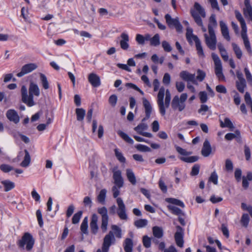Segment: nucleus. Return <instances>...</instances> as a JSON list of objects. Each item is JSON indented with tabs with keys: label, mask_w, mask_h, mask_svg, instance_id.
Instances as JSON below:
<instances>
[{
	"label": "nucleus",
	"mask_w": 252,
	"mask_h": 252,
	"mask_svg": "<svg viewBox=\"0 0 252 252\" xmlns=\"http://www.w3.org/2000/svg\"><path fill=\"white\" fill-rule=\"evenodd\" d=\"M198 157L197 156H191L189 157H180V159L186 162L192 163L198 160Z\"/></svg>",
	"instance_id": "de8ad7c7"
},
{
	"label": "nucleus",
	"mask_w": 252,
	"mask_h": 252,
	"mask_svg": "<svg viewBox=\"0 0 252 252\" xmlns=\"http://www.w3.org/2000/svg\"><path fill=\"white\" fill-rule=\"evenodd\" d=\"M0 169L4 173H7L13 169V168L6 164H2L0 166Z\"/></svg>",
	"instance_id": "bf43d9fd"
},
{
	"label": "nucleus",
	"mask_w": 252,
	"mask_h": 252,
	"mask_svg": "<svg viewBox=\"0 0 252 252\" xmlns=\"http://www.w3.org/2000/svg\"><path fill=\"white\" fill-rule=\"evenodd\" d=\"M241 36L244 41V46L248 52L252 55V50L251 47L250 43L247 34V30L241 31Z\"/></svg>",
	"instance_id": "5701e85b"
},
{
	"label": "nucleus",
	"mask_w": 252,
	"mask_h": 252,
	"mask_svg": "<svg viewBox=\"0 0 252 252\" xmlns=\"http://www.w3.org/2000/svg\"><path fill=\"white\" fill-rule=\"evenodd\" d=\"M150 45L153 46H158L160 44V36L158 33L156 34L152 37L150 41Z\"/></svg>",
	"instance_id": "37998d69"
},
{
	"label": "nucleus",
	"mask_w": 252,
	"mask_h": 252,
	"mask_svg": "<svg viewBox=\"0 0 252 252\" xmlns=\"http://www.w3.org/2000/svg\"><path fill=\"white\" fill-rule=\"evenodd\" d=\"M197 76L195 78V79L197 80H198L199 82H202L204 79V78L206 77V73L201 70V69H198L197 70Z\"/></svg>",
	"instance_id": "864d4df0"
},
{
	"label": "nucleus",
	"mask_w": 252,
	"mask_h": 252,
	"mask_svg": "<svg viewBox=\"0 0 252 252\" xmlns=\"http://www.w3.org/2000/svg\"><path fill=\"white\" fill-rule=\"evenodd\" d=\"M245 7L243 8V14L245 17H249L252 21V6L250 4V0L244 1Z\"/></svg>",
	"instance_id": "412c9836"
},
{
	"label": "nucleus",
	"mask_w": 252,
	"mask_h": 252,
	"mask_svg": "<svg viewBox=\"0 0 252 252\" xmlns=\"http://www.w3.org/2000/svg\"><path fill=\"white\" fill-rule=\"evenodd\" d=\"M236 18L240 22L242 28V31L247 30V26L241 13L238 10L235 11Z\"/></svg>",
	"instance_id": "a878e982"
},
{
	"label": "nucleus",
	"mask_w": 252,
	"mask_h": 252,
	"mask_svg": "<svg viewBox=\"0 0 252 252\" xmlns=\"http://www.w3.org/2000/svg\"><path fill=\"white\" fill-rule=\"evenodd\" d=\"M218 176L215 171L212 173L209 178V181L213 182L215 185L218 184Z\"/></svg>",
	"instance_id": "680f3d73"
},
{
	"label": "nucleus",
	"mask_w": 252,
	"mask_h": 252,
	"mask_svg": "<svg viewBox=\"0 0 252 252\" xmlns=\"http://www.w3.org/2000/svg\"><path fill=\"white\" fill-rule=\"evenodd\" d=\"M244 154L245 156L246 159L249 161L251 159V150L250 148L246 145L244 146Z\"/></svg>",
	"instance_id": "69168bd1"
},
{
	"label": "nucleus",
	"mask_w": 252,
	"mask_h": 252,
	"mask_svg": "<svg viewBox=\"0 0 252 252\" xmlns=\"http://www.w3.org/2000/svg\"><path fill=\"white\" fill-rule=\"evenodd\" d=\"M34 240L32 235L28 233H25L22 236L21 240L18 242V245L19 248L24 249L25 246L26 245V249L27 251H31L34 245Z\"/></svg>",
	"instance_id": "39448f33"
},
{
	"label": "nucleus",
	"mask_w": 252,
	"mask_h": 252,
	"mask_svg": "<svg viewBox=\"0 0 252 252\" xmlns=\"http://www.w3.org/2000/svg\"><path fill=\"white\" fill-rule=\"evenodd\" d=\"M241 208L243 210L249 212L252 217V207L251 205H247L246 203L243 202L241 203Z\"/></svg>",
	"instance_id": "774afa93"
},
{
	"label": "nucleus",
	"mask_w": 252,
	"mask_h": 252,
	"mask_svg": "<svg viewBox=\"0 0 252 252\" xmlns=\"http://www.w3.org/2000/svg\"><path fill=\"white\" fill-rule=\"evenodd\" d=\"M7 119L15 124H17L20 121V118L17 112L14 109L8 110L6 113Z\"/></svg>",
	"instance_id": "f3484780"
},
{
	"label": "nucleus",
	"mask_w": 252,
	"mask_h": 252,
	"mask_svg": "<svg viewBox=\"0 0 252 252\" xmlns=\"http://www.w3.org/2000/svg\"><path fill=\"white\" fill-rule=\"evenodd\" d=\"M192 29L191 28H187L186 37L187 39L189 41L191 39L194 40L195 43V46L197 53L199 56L204 58L205 55L203 52V48L201 46V42L198 37L192 34Z\"/></svg>",
	"instance_id": "423d86ee"
},
{
	"label": "nucleus",
	"mask_w": 252,
	"mask_h": 252,
	"mask_svg": "<svg viewBox=\"0 0 252 252\" xmlns=\"http://www.w3.org/2000/svg\"><path fill=\"white\" fill-rule=\"evenodd\" d=\"M200 170V165L198 164H194L192 167L190 175L192 176H196L198 174Z\"/></svg>",
	"instance_id": "4d7b16f0"
},
{
	"label": "nucleus",
	"mask_w": 252,
	"mask_h": 252,
	"mask_svg": "<svg viewBox=\"0 0 252 252\" xmlns=\"http://www.w3.org/2000/svg\"><path fill=\"white\" fill-rule=\"evenodd\" d=\"M88 217H85L81 224L80 229L82 233L84 234H88Z\"/></svg>",
	"instance_id": "4c0bfd02"
},
{
	"label": "nucleus",
	"mask_w": 252,
	"mask_h": 252,
	"mask_svg": "<svg viewBox=\"0 0 252 252\" xmlns=\"http://www.w3.org/2000/svg\"><path fill=\"white\" fill-rule=\"evenodd\" d=\"M212 152L211 144L208 139H205L201 150V154L204 157H208Z\"/></svg>",
	"instance_id": "6ab92c4d"
},
{
	"label": "nucleus",
	"mask_w": 252,
	"mask_h": 252,
	"mask_svg": "<svg viewBox=\"0 0 252 252\" xmlns=\"http://www.w3.org/2000/svg\"><path fill=\"white\" fill-rule=\"evenodd\" d=\"M244 71L246 75V79L248 82V83L251 85H252V75L250 73L249 69L245 67L244 68Z\"/></svg>",
	"instance_id": "338daca9"
},
{
	"label": "nucleus",
	"mask_w": 252,
	"mask_h": 252,
	"mask_svg": "<svg viewBox=\"0 0 252 252\" xmlns=\"http://www.w3.org/2000/svg\"><path fill=\"white\" fill-rule=\"evenodd\" d=\"M88 81L94 87H97L101 84L100 77L94 73H91L89 75Z\"/></svg>",
	"instance_id": "a211bd4d"
},
{
	"label": "nucleus",
	"mask_w": 252,
	"mask_h": 252,
	"mask_svg": "<svg viewBox=\"0 0 252 252\" xmlns=\"http://www.w3.org/2000/svg\"><path fill=\"white\" fill-rule=\"evenodd\" d=\"M77 120L82 122L86 115V111L83 108H76L75 109Z\"/></svg>",
	"instance_id": "72a5a7b5"
},
{
	"label": "nucleus",
	"mask_w": 252,
	"mask_h": 252,
	"mask_svg": "<svg viewBox=\"0 0 252 252\" xmlns=\"http://www.w3.org/2000/svg\"><path fill=\"white\" fill-rule=\"evenodd\" d=\"M165 19L169 27H174L178 32H182L183 27L177 18L173 19L169 14H167L165 16Z\"/></svg>",
	"instance_id": "9b49d317"
},
{
	"label": "nucleus",
	"mask_w": 252,
	"mask_h": 252,
	"mask_svg": "<svg viewBox=\"0 0 252 252\" xmlns=\"http://www.w3.org/2000/svg\"><path fill=\"white\" fill-rule=\"evenodd\" d=\"M136 149L140 152H150L151 151V149L145 145L138 144L135 146Z\"/></svg>",
	"instance_id": "13d9d810"
},
{
	"label": "nucleus",
	"mask_w": 252,
	"mask_h": 252,
	"mask_svg": "<svg viewBox=\"0 0 252 252\" xmlns=\"http://www.w3.org/2000/svg\"><path fill=\"white\" fill-rule=\"evenodd\" d=\"M176 151L181 155L184 156H188L191 154V152H187L186 150L183 149L182 148L176 146H175Z\"/></svg>",
	"instance_id": "e2e57ef3"
},
{
	"label": "nucleus",
	"mask_w": 252,
	"mask_h": 252,
	"mask_svg": "<svg viewBox=\"0 0 252 252\" xmlns=\"http://www.w3.org/2000/svg\"><path fill=\"white\" fill-rule=\"evenodd\" d=\"M220 126L221 127H228L231 130L234 128V126L230 120L228 118H225L224 120V122L220 120Z\"/></svg>",
	"instance_id": "7c9ffc66"
},
{
	"label": "nucleus",
	"mask_w": 252,
	"mask_h": 252,
	"mask_svg": "<svg viewBox=\"0 0 252 252\" xmlns=\"http://www.w3.org/2000/svg\"><path fill=\"white\" fill-rule=\"evenodd\" d=\"M236 87L239 92L244 93L247 87L246 80H237L236 81Z\"/></svg>",
	"instance_id": "2f4dec72"
},
{
	"label": "nucleus",
	"mask_w": 252,
	"mask_h": 252,
	"mask_svg": "<svg viewBox=\"0 0 252 252\" xmlns=\"http://www.w3.org/2000/svg\"><path fill=\"white\" fill-rule=\"evenodd\" d=\"M37 67V65L34 63L26 64L22 66L21 71L17 74V76L18 77H21L25 74L31 72L36 69Z\"/></svg>",
	"instance_id": "ddd939ff"
},
{
	"label": "nucleus",
	"mask_w": 252,
	"mask_h": 252,
	"mask_svg": "<svg viewBox=\"0 0 252 252\" xmlns=\"http://www.w3.org/2000/svg\"><path fill=\"white\" fill-rule=\"evenodd\" d=\"M126 175L129 182L133 185L136 183V180L133 171L131 169L126 170Z\"/></svg>",
	"instance_id": "c85d7f7f"
},
{
	"label": "nucleus",
	"mask_w": 252,
	"mask_h": 252,
	"mask_svg": "<svg viewBox=\"0 0 252 252\" xmlns=\"http://www.w3.org/2000/svg\"><path fill=\"white\" fill-rule=\"evenodd\" d=\"M118 134L126 142L131 144H133V140L132 138H131L127 134L125 133V132L121 130L118 131Z\"/></svg>",
	"instance_id": "a19ab883"
},
{
	"label": "nucleus",
	"mask_w": 252,
	"mask_h": 252,
	"mask_svg": "<svg viewBox=\"0 0 252 252\" xmlns=\"http://www.w3.org/2000/svg\"><path fill=\"white\" fill-rule=\"evenodd\" d=\"M97 221V216L95 214H93L91 218V220L90 225L91 232L94 235L97 233L98 230Z\"/></svg>",
	"instance_id": "aec40b11"
},
{
	"label": "nucleus",
	"mask_w": 252,
	"mask_h": 252,
	"mask_svg": "<svg viewBox=\"0 0 252 252\" xmlns=\"http://www.w3.org/2000/svg\"><path fill=\"white\" fill-rule=\"evenodd\" d=\"M240 221L243 226L247 227L250 221V218L248 214H244L241 217Z\"/></svg>",
	"instance_id": "8fccbe9b"
},
{
	"label": "nucleus",
	"mask_w": 252,
	"mask_h": 252,
	"mask_svg": "<svg viewBox=\"0 0 252 252\" xmlns=\"http://www.w3.org/2000/svg\"><path fill=\"white\" fill-rule=\"evenodd\" d=\"M217 26V22L216 19V16L215 15H212L209 18V23L208 26V31H209L210 28L212 31H214V28H216Z\"/></svg>",
	"instance_id": "79ce46f5"
},
{
	"label": "nucleus",
	"mask_w": 252,
	"mask_h": 252,
	"mask_svg": "<svg viewBox=\"0 0 252 252\" xmlns=\"http://www.w3.org/2000/svg\"><path fill=\"white\" fill-rule=\"evenodd\" d=\"M242 186L243 187L247 189L249 186V183L248 182V181H252V172H248L247 173V176H243L242 177Z\"/></svg>",
	"instance_id": "c756f323"
},
{
	"label": "nucleus",
	"mask_w": 252,
	"mask_h": 252,
	"mask_svg": "<svg viewBox=\"0 0 252 252\" xmlns=\"http://www.w3.org/2000/svg\"><path fill=\"white\" fill-rule=\"evenodd\" d=\"M165 201L167 202H168L169 203H171L172 204H174V205H176L177 206H179L182 208L185 207V205H184V203L182 201H181L179 199H177L176 198H166Z\"/></svg>",
	"instance_id": "ea45409f"
},
{
	"label": "nucleus",
	"mask_w": 252,
	"mask_h": 252,
	"mask_svg": "<svg viewBox=\"0 0 252 252\" xmlns=\"http://www.w3.org/2000/svg\"><path fill=\"white\" fill-rule=\"evenodd\" d=\"M133 242L130 238L126 239L124 243V250L126 252H132Z\"/></svg>",
	"instance_id": "f704fd0d"
},
{
	"label": "nucleus",
	"mask_w": 252,
	"mask_h": 252,
	"mask_svg": "<svg viewBox=\"0 0 252 252\" xmlns=\"http://www.w3.org/2000/svg\"><path fill=\"white\" fill-rule=\"evenodd\" d=\"M106 192L107 191L105 189H102L100 190L97 197V200L99 202L104 204L106 197Z\"/></svg>",
	"instance_id": "49530a36"
},
{
	"label": "nucleus",
	"mask_w": 252,
	"mask_h": 252,
	"mask_svg": "<svg viewBox=\"0 0 252 252\" xmlns=\"http://www.w3.org/2000/svg\"><path fill=\"white\" fill-rule=\"evenodd\" d=\"M180 76L185 81H190L195 85H198V83L195 79V74L189 73L187 71H182L180 73Z\"/></svg>",
	"instance_id": "2eb2a0df"
},
{
	"label": "nucleus",
	"mask_w": 252,
	"mask_h": 252,
	"mask_svg": "<svg viewBox=\"0 0 252 252\" xmlns=\"http://www.w3.org/2000/svg\"><path fill=\"white\" fill-rule=\"evenodd\" d=\"M114 152L117 159L122 163H125L126 162V158L123 156L122 153L118 149H115Z\"/></svg>",
	"instance_id": "603ef678"
},
{
	"label": "nucleus",
	"mask_w": 252,
	"mask_h": 252,
	"mask_svg": "<svg viewBox=\"0 0 252 252\" xmlns=\"http://www.w3.org/2000/svg\"><path fill=\"white\" fill-rule=\"evenodd\" d=\"M226 140L230 141L234 138H237L238 141H241V134L239 130H236L234 133H227L224 137Z\"/></svg>",
	"instance_id": "bb28decb"
},
{
	"label": "nucleus",
	"mask_w": 252,
	"mask_h": 252,
	"mask_svg": "<svg viewBox=\"0 0 252 252\" xmlns=\"http://www.w3.org/2000/svg\"><path fill=\"white\" fill-rule=\"evenodd\" d=\"M142 100L146 116L142 120V123L134 128V130L137 133L143 136L151 138L153 137L152 134L147 132H144V130H146L148 128L147 124L144 123V122L150 118L152 111V107L150 102L146 98H143Z\"/></svg>",
	"instance_id": "7ed1b4c3"
},
{
	"label": "nucleus",
	"mask_w": 252,
	"mask_h": 252,
	"mask_svg": "<svg viewBox=\"0 0 252 252\" xmlns=\"http://www.w3.org/2000/svg\"><path fill=\"white\" fill-rule=\"evenodd\" d=\"M25 156L24 160L20 163V165L23 167L28 166L31 162V157L27 150H25Z\"/></svg>",
	"instance_id": "473e14b6"
},
{
	"label": "nucleus",
	"mask_w": 252,
	"mask_h": 252,
	"mask_svg": "<svg viewBox=\"0 0 252 252\" xmlns=\"http://www.w3.org/2000/svg\"><path fill=\"white\" fill-rule=\"evenodd\" d=\"M220 25L223 37L227 41L230 40L228 29L226 24L222 21L220 22Z\"/></svg>",
	"instance_id": "b1692460"
},
{
	"label": "nucleus",
	"mask_w": 252,
	"mask_h": 252,
	"mask_svg": "<svg viewBox=\"0 0 252 252\" xmlns=\"http://www.w3.org/2000/svg\"><path fill=\"white\" fill-rule=\"evenodd\" d=\"M21 93L22 102L28 106L32 107L35 104L33 100V96H39L40 89L36 84L31 82L29 85V94H28L27 87L24 85L21 87Z\"/></svg>",
	"instance_id": "f257e3e1"
},
{
	"label": "nucleus",
	"mask_w": 252,
	"mask_h": 252,
	"mask_svg": "<svg viewBox=\"0 0 252 252\" xmlns=\"http://www.w3.org/2000/svg\"><path fill=\"white\" fill-rule=\"evenodd\" d=\"M40 78L43 88L45 90L49 89V85L46 76L42 73H40Z\"/></svg>",
	"instance_id": "a18cd8bd"
},
{
	"label": "nucleus",
	"mask_w": 252,
	"mask_h": 252,
	"mask_svg": "<svg viewBox=\"0 0 252 252\" xmlns=\"http://www.w3.org/2000/svg\"><path fill=\"white\" fill-rule=\"evenodd\" d=\"M233 51L236 54L237 58L240 59L242 56V52L240 48L235 43H232Z\"/></svg>",
	"instance_id": "c03bdc74"
},
{
	"label": "nucleus",
	"mask_w": 252,
	"mask_h": 252,
	"mask_svg": "<svg viewBox=\"0 0 252 252\" xmlns=\"http://www.w3.org/2000/svg\"><path fill=\"white\" fill-rule=\"evenodd\" d=\"M162 47L165 52H169L172 50V48L169 43L165 40L162 42Z\"/></svg>",
	"instance_id": "0e129e2a"
},
{
	"label": "nucleus",
	"mask_w": 252,
	"mask_h": 252,
	"mask_svg": "<svg viewBox=\"0 0 252 252\" xmlns=\"http://www.w3.org/2000/svg\"><path fill=\"white\" fill-rule=\"evenodd\" d=\"M199 96L201 103H205L208 100L207 93L204 91L199 92Z\"/></svg>",
	"instance_id": "052dcab7"
},
{
	"label": "nucleus",
	"mask_w": 252,
	"mask_h": 252,
	"mask_svg": "<svg viewBox=\"0 0 252 252\" xmlns=\"http://www.w3.org/2000/svg\"><path fill=\"white\" fill-rule=\"evenodd\" d=\"M191 15L193 18L196 23L199 26L201 27V29L203 32H206V29L204 27L202 21L200 16H199L194 10L191 11Z\"/></svg>",
	"instance_id": "393cba45"
},
{
	"label": "nucleus",
	"mask_w": 252,
	"mask_h": 252,
	"mask_svg": "<svg viewBox=\"0 0 252 252\" xmlns=\"http://www.w3.org/2000/svg\"><path fill=\"white\" fill-rule=\"evenodd\" d=\"M116 201L118 205L117 215L120 219L126 220L127 219V216L126 213V207L123 199L120 197H118L117 198Z\"/></svg>",
	"instance_id": "9d476101"
},
{
	"label": "nucleus",
	"mask_w": 252,
	"mask_h": 252,
	"mask_svg": "<svg viewBox=\"0 0 252 252\" xmlns=\"http://www.w3.org/2000/svg\"><path fill=\"white\" fill-rule=\"evenodd\" d=\"M113 178L114 180V184L118 188H122L124 185V179L122 176V172L120 170H113Z\"/></svg>",
	"instance_id": "4468645a"
},
{
	"label": "nucleus",
	"mask_w": 252,
	"mask_h": 252,
	"mask_svg": "<svg viewBox=\"0 0 252 252\" xmlns=\"http://www.w3.org/2000/svg\"><path fill=\"white\" fill-rule=\"evenodd\" d=\"M97 212L101 217V229L102 232H106L108 224L109 217L108 215L107 209L105 207L99 208L97 209Z\"/></svg>",
	"instance_id": "1a4fd4ad"
},
{
	"label": "nucleus",
	"mask_w": 252,
	"mask_h": 252,
	"mask_svg": "<svg viewBox=\"0 0 252 252\" xmlns=\"http://www.w3.org/2000/svg\"><path fill=\"white\" fill-rule=\"evenodd\" d=\"M1 183L4 187V191L6 192L9 191L15 187L14 183L9 180L2 181Z\"/></svg>",
	"instance_id": "e433bc0d"
},
{
	"label": "nucleus",
	"mask_w": 252,
	"mask_h": 252,
	"mask_svg": "<svg viewBox=\"0 0 252 252\" xmlns=\"http://www.w3.org/2000/svg\"><path fill=\"white\" fill-rule=\"evenodd\" d=\"M112 230L106 234L104 238L101 249H98L96 252H108L110 246L114 244L116 242L115 236L119 239L122 238V229L115 224L112 225Z\"/></svg>",
	"instance_id": "f03ea898"
},
{
	"label": "nucleus",
	"mask_w": 252,
	"mask_h": 252,
	"mask_svg": "<svg viewBox=\"0 0 252 252\" xmlns=\"http://www.w3.org/2000/svg\"><path fill=\"white\" fill-rule=\"evenodd\" d=\"M176 232L174 235L175 240L177 245L182 248L184 245V229L179 225L176 226Z\"/></svg>",
	"instance_id": "f8f14e48"
},
{
	"label": "nucleus",
	"mask_w": 252,
	"mask_h": 252,
	"mask_svg": "<svg viewBox=\"0 0 252 252\" xmlns=\"http://www.w3.org/2000/svg\"><path fill=\"white\" fill-rule=\"evenodd\" d=\"M154 236L157 238H161L163 235V229L158 226H154L152 228Z\"/></svg>",
	"instance_id": "c9c22d12"
},
{
	"label": "nucleus",
	"mask_w": 252,
	"mask_h": 252,
	"mask_svg": "<svg viewBox=\"0 0 252 252\" xmlns=\"http://www.w3.org/2000/svg\"><path fill=\"white\" fill-rule=\"evenodd\" d=\"M209 35L205 33V42L207 47L212 50H215L216 49L217 38L214 31H212L210 28L208 31Z\"/></svg>",
	"instance_id": "6e6552de"
},
{
	"label": "nucleus",
	"mask_w": 252,
	"mask_h": 252,
	"mask_svg": "<svg viewBox=\"0 0 252 252\" xmlns=\"http://www.w3.org/2000/svg\"><path fill=\"white\" fill-rule=\"evenodd\" d=\"M83 212L82 211H78L75 213L72 219V222L73 224H77L79 222L80 218L82 215Z\"/></svg>",
	"instance_id": "3c124183"
},
{
	"label": "nucleus",
	"mask_w": 252,
	"mask_h": 252,
	"mask_svg": "<svg viewBox=\"0 0 252 252\" xmlns=\"http://www.w3.org/2000/svg\"><path fill=\"white\" fill-rule=\"evenodd\" d=\"M194 9H191V10H194L196 11V13L199 16H201L203 18H205L206 16V13L204 9L200 5L199 3L198 2H195L194 5Z\"/></svg>",
	"instance_id": "cd10ccee"
},
{
	"label": "nucleus",
	"mask_w": 252,
	"mask_h": 252,
	"mask_svg": "<svg viewBox=\"0 0 252 252\" xmlns=\"http://www.w3.org/2000/svg\"><path fill=\"white\" fill-rule=\"evenodd\" d=\"M121 40H120V44L121 48L123 50H126L129 47V37L127 33L123 32L121 34Z\"/></svg>",
	"instance_id": "4be33fe9"
},
{
	"label": "nucleus",
	"mask_w": 252,
	"mask_h": 252,
	"mask_svg": "<svg viewBox=\"0 0 252 252\" xmlns=\"http://www.w3.org/2000/svg\"><path fill=\"white\" fill-rule=\"evenodd\" d=\"M165 95V89L161 87L157 95V103L159 108V111L160 114L164 116L166 114V109L169 106L171 101V94L168 89L165 92V98L164 102L163 99Z\"/></svg>",
	"instance_id": "20e7f679"
},
{
	"label": "nucleus",
	"mask_w": 252,
	"mask_h": 252,
	"mask_svg": "<svg viewBox=\"0 0 252 252\" xmlns=\"http://www.w3.org/2000/svg\"><path fill=\"white\" fill-rule=\"evenodd\" d=\"M118 100V97L116 94H112L110 96L108 102L110 105L114 107L116 106Z\"/></svg>",
	"instance_id": "6e6d98bb"
},
{
	"label": "nucleus",
	"mask_w": 252,
	"mask_h": 252,
	"mask_svg": "<svg viewBox=\"0 0 252 252\" xmlns=\"http://www.w3.org/2000/svg\"><path fill=\"white\" fill-rule=\"evenodd\" d=\"M148 221L146 219H139L134 221V225L137 228L145 227L147 225Z\"/></svg>",
	"instance_id": "09e8293b"
},
{
	"label": "nucleus",
	"mask_w": 252,
	"mask_h": 252,
	"mask_svg": "<svg viewBox=\"0 0 252 252\" xmlns=\"http://www.w3.org/2000/svg\"><path fill=\"white\" fill-rule=\"evenodd\" d=\"M212 58L215 63V72L219 80L224 81L225 77L222 73V67L221 61L219 56L215 53H212Z\"/></svg>",
	"instance_id": "0eeeda50"
},
{
	"label": "nucleus",
	"mask_w": 252,
	"mask_h": 252,
	"mask_svg": "<svg viewBox=\"0 0 252 252\" xmlns=\"http://www.w3.org/2000/svg\"><path fill=\"white\" fill-rule=\"evenodd\" d=\"M171 107L173 110L178 109L179 111H183L186 107L185 103H182L179 100L178 95L175 96L171 102Z\"/></svg>",
	"instance_id": "dca6fc26"
},
{
	"label": "nucleus",
	"mask_w": 252,
	"mask_h": 252,
	"mask_svg": "<svg viewBox=\"0 0 252 252\" xmlns=\"http://www.w3.org/2000/svg\"><path fill=\"white\" fill-rule=\"evenodd\" d=\"M168 209L172 212V214L176 215H182L184 216L185 213L179 208L172 206L168 205L167 206Z\"/></svg>",
	"instance_id": "58836bf2"
},
{
	"label": "nucleus",
	"mask_w": 252,
	"mask_h": 252,
	"mask_svg": "<svg viewBox=\"0 0 252 252\" xmlns=\"http://www.w3.org/2000/svg\"><path fill=\"white\" fill-rule=\"evenodd\" d=\"M142 242L143 246L146 248H149L151 247V239L147 235H145L143 237Z\"/></svg>",
	"instance_id": "5fc2aeb1"
}]
</instances>
